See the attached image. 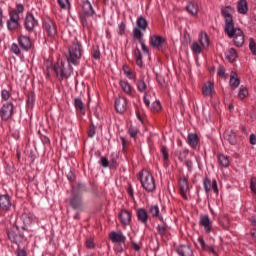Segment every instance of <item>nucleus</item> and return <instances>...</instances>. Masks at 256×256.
Instances as JSON below:
<instances>
[{
	"label": "nucleus",
	"mask_w": 256,
	"mask_h": 256,
	"mask_svg": "<svg viewBox=\"0 0 256 256\" xmlns=\"http://www.w3.org/2000/svg\"><path fill=\"white\" fill-rule=\"evenodd\" d=\"M235 8L226 6L225 8V33L229 39H233V43L236 47H243L245 43V34L241 28L235 26L233 21V14Z\"/></svg>",
	"instance_id": "nucleus-1"
},
{
	"label": "nucleus",
	"mask_w": 256,
	"mask_h": 256,
	"mask_svg": "<svg viewBox=\"0 0 256 256\" xmlns=\"http://www.w3.org/2000/svg\"><path fill=\"white\" fill-rule=\"evenodd\" d=\"M25 13V5L22 3H16V7L8 11V19L6 21V27L8 31H19L21 29V17Z\"/></svg>",
	"instance_id": "nucleus-2"
},
{
	"label": "nucleus",
	"mask_w": 256,
	"mask_h": 256,
	"mask_svg": "<svg viewBox=\"0 0 256 256\" xmlns=\"http://www.w3.org/2000/svg\"><path fill=\"white\" fill-rule=\"evenodd\" d=\"M68 57L67 62L69 65H79V61H81V57L83 56V46L79 40L75 39L72 41L71 45L68 48Z\"/></svg>",
	"instance_id": "nucleus-3"
},
{
	"label": "nucleus",
	"mask_w": 256,
	"mask_h": 256,
	"mask_svg": "<svg viewBox=\"0 0 256 256\" xmlns=\"http://www.w3.org/2000/svg\"><path fill=\"white\" fill-rule=\"evenodd\" d=\"M17 41L18 45L17 43H12L11 45V51L14 55H21V49L26 53L33 49V42L29 36L20 34L17 37Z\"/></svg>",
	"instance_id": "nucleus-4"
},
{
	"label": "nucleus",
	"mask_w": 256,
	"mask_h": 256,
	"mask_svg": "<svg viewBox=\"0 0 256 256\" xmlns=\"http://www.w3.org/2000/svg\"><path fill=\"white\" fill-rule=\"evenodd\" d=\"M138 179L142 185V188L146 190L147 193H153L155 191V177L148 170L143 169L138 173Z\"/></svg>",
	"instance_id": "nucleus-5"
},
{
	"label": "nucleus",
	"mask_w": 256,
	"mask_h": 256,
	"mask_svg": "<svg viewBox=\"0 0 256 256\" xmlns=\"http://www.w3.org/2000/svg\"><path fill=\"white\" fill-rule=\"evenodd\" d=\"M7 238L10 243H13V245H21L25 241V233L17 226V224H14L10 228H7L6 230Z\"/></svg>",
	"instance_id": "nucleus-6"
},
{
	"label": "nucleus",
	"mask_w": 256,
	"mask_h": 256,
	"mask_svg": "<svg viewBox=\"0 0 256 256\" xmlns=\"http://www.w3.org/2000/svg\"><path fill=\"white\" fill-rule=\"evenodd\" d=\"M23 27L27 33H35V29L39 27V20L35 18L32 11H27L23 19Z\"/></svg>",
	"instance_id": "nucleus-7"
},
{
	"label": "nucleus",
	"mask_w": 256,
	"mask_h": 256,
	"mask_svg": "<svg viewBox=\"0 0 256 256\" xmlns=\"http://www.w3.org/2000/svg\"><path fill=\"white\" fill-rule=\"evenodd\" d=\"M53 70L56 73V77L59 79V81H63V79H69V77H71V73H73V67H71L70 64L65 67L64 62H61V64H54Z\"/></svg>",
	"instance_id": "nucleus-8"
},
{
	"label": "nucleus",
	"mask_w": 256,
	"mask_h": 256,
	"mask_svg": "<svg viewBox=\"0 0 256 256\" xmlns=\"http://www.w3.org/2000/svg\"><path fill=\"white\" fill-rule=\"evenodd\" d=\"M42 29L49 39L57 37V23L53 19L48 18L42 22Z\"/></svg>",
	"instance_id": "nucleus-9"
},
{
	"label": "nucleus",
	"mask_w": 256,
	"mask_h": 256,
	"mask_svg": "<svg viewBox=\"0 0 256 256\" xmlns=\"http://www.w3.org/2000/svg\"><path fill=\"white\" fill-rule=\"evenodd\" d=\"M13 115H15V105H13V102L4 103L0 108L1 121H9V119H13Z\"/></svg>",
	"instance_id": "nucleus-10"
},
{
	"label": "nucleus",
	"mask_w": 256,
	"mask_h": 256,
	"mask_svg": "<svg viewBox=\"0 0 256 256\" xmlns=\"http://www.w3.org/2000/svg\"><path fill=\"white\" fill-rule=\"evenodd\" d=\"M69 205L75 210L83 211V195L71 192Z\"/></svg>",
	"instance_id": "nucleus-11"
},
{
	"label": "nucleus",
	"mask_w": 256,
	"mask_h": 256,
	"mask_svg": "<svg viewBox=\"0 0 256 256\" xmlns=\"http://www.w3.org/2000/svg\"><path fill=\"white\" fill-rule=\"evenodd\" d=\"M13 207V201L9 194H0V209L4 213H9Z\"/></svg>",
	"instance_id": "nucleus-12"
},
{
	"label": "nucleus",
	"mask_w": 256,
	"mask_h": 256,
	"mask_svg": "<svg viewBox=\"0 0 256 256\" xmlns=\"http://www.w3.org/2000/svg\"><path fill=\"white\" fill-rule=\"evenodd\" d=\"M178 185H179V193H180L181 197L185 201H187V199H189L187 197V191H189V179L185 176L179 178Z\"/></svg>",
	"instance_id": "nucleus-13"
},
{
	"label": "nucleus",
	"mask_w": 256,
	"mask_h": 256,
	"mask_svg": "<svg viewBox=\"0 0 256 256\" xmlns=\"http://www.w3.org/2000/svg\"><path fill=\"white\" fill-rule=\"evenodd\" d=\"M132 217L133 213L127 209H122L118 214V219L124 227L131 225Z\"/></svg>",
	"instance_id": "nucleus-14"
},
{
	"label": "nucleus",
	"mask_w": 256,
	"mask_h": 256,
	"mask_svg": "<svg viewBox=\"0 0 256 256\" xmlns=\"http://www.w3.org/2000/svg\"><path fill=\"white\" fill-rule=\"evenodd\" d=\"M200 227L204 228V231L207 235L213 231V221L209 218V215H201L199 220Z\"/></svg>",
	"instance_id": "nucleus-15"
},
{
	"label": "nucleus",
	"mask_w": 256,
	"mask_h": 256,
	"mask_svg": "<svg viewBox=\"0 0 256 256\" xmlns=\"http://www.w3.org/2000/svg\"><path fill=\"white\" fill-rule=\"evenodd\" d=\"M133 39H136L142 47V51L145 55H149V48L145 45V40H143V33L140 29L134 28L132 31Z\"/></svg>",
	"instance_id": "nucleus-16"
},
{
	"label": "nucleus",
	"mask_w": 256,
	"mask_h": 256,
	"mask_svg": "<svg viewBox=\"0 0 256 256\" xmlns=\"http://www.w3.org/2000/svg\"><path fill=\"white\" fill-rule=\"evenodd\" d=\"M165 43H167V39L160 35H152L149 38V44L153 49H161Z\"/></svg>",
	"instance_id": "nucleus-17"
},
{
	"label": "nucleus",
	"mask_w": 256,
	"mask_h": 256,
	"mask_svg": "<svg viewBox=\"0 0 256 256\" xmlns=\"http://www.w3.org/2000/svg\"><path fill=\"white\" fill-rule=\"evenodd\" d=\"M93 17H95V16L78 13V19H79L80 25H82L83 29H87V31H89V29H91V27H93V21H91V19H93Z\"/></svg>",
	"instance_id": "nucleus-18"
},
{
	"label": "nucleus",
	"mask_w": 256,
	"mask_h": 256,
	"mask_svg": "<svg viewBox=\"0 0 256 256\" xmlns=\"http://www.w3.org/2000/svg\"><path fill=\"white\" fill-rule=\"evenodd\" d=\"M81 11L79 13L86 14V15H97L95 8H93V4L89 0H81L80 3Z\"/></svg>",
	"instance_id": "nucleus-19"
},
{
	"label": "nucleus",
	"mask_w": 256,
	"mask_h": 256,
	"mask_svg": "<svg viewBox=\"0 0 256 256\" xmlns=\"http://www.w3.org/2000/svg\"><path fill=\"white\" fill-rule=\"evenodd\" d=\"M109 239H110V241H112V243H118V245L125 244V242L127 241V237H125V235H123V232H121V231L110 232Z\"/></svg>",
	"instance_id": "nucleus-20"
},
{
	"label": "nucleus",
	"mask_w": 256,
	"mask_h": 256,
	"mask_svg": "<svg viewBox=\"0 0 256 256\" xmlns=\"http://www.w3.org/2000/svg\"><path fill=\"white\" fill-rule=\"evenodd\" d=\"M35 221V216L31 213H24L22 215V222L23 226L20 227L22 231H29L30 225H33V222Z\"/></svg>",
	"instance_id": "nucleus-21"
},
{
	"label": "nucleus",
	"mask_w": 256,
	"mask_h": 256,
	"mask_svg": "<svg viewBox=\"0 0 256 256\" xmlns=\"http://www.w3.org/2000/svg\"><path fill=\"white\" fill-rule=\"evenodd\" d=\"M114 107L117 113H124L127 111V99L123 97L116 98Z\"/></svg>",
	"instance_id": "nucleus-22"
},
{
	"label": "nucleus",
	"mask_w": 256,
	"mask_h": 256,
	"mask_svg": "<svg viewBox=\"0 0 256 256\" xmlns=\"http://www.w3.org/2000/svg\"><path fill=\"white\" fill-rule=\"evenodd\" d=\"M137 219L142 225L147 226V223H149V214L147 213V210L145 208H138L136 211Z\"/></svg>",
	"instance_id": "nucleus-23"
},
{
	"label": "nucleus",
	"mask_w": 256,
	"mask_h": 256,
	"mask_svg": "<svg viewBox=\"0 0 256 256\" xmlns=\"http://www.w3.org/2000/svg\"><path fill=\"white\" fill-rule=\"evenodd\" d=\"M186 11L189 15H192V17L197 16V13H199V4L195 1L188 2L186 5Z\"/></svg>",
	"instance_id": "nucleus-24"
},
{
	"label": "nucleus",
	"mask_w": 256,
	"mask_h": 256,
	"mask_svg": "<svg viewBox=\"0 0 256 256\" xmlns=\"http://www.w3.org/2000/svg\"><path fill=\"white\" fill-rule=\"evenodd\" d=\"M148 213L154 219H159V221H163V215H161V211L159 210V205H151L148 209Z\"/></svg>",
	"instance_id": "nucleus-25"
},
{
	"label": "nucleus",
	"mask_w": 256,
	"mask_h": 256,
	"mask_svg": "<svg viewBox=\"0 0 256 256\" xmlns=\"http://www.w3.org/2000/svg\"><path fill=\"white\" fill-rule=\"evenodd\" d=\"M213 91H215V84L211 81L207 82L202 87V95H204V97H212Z\"/></svg>",
	"instance_id": "nucleus-26"
},
{
	"label": "nucleus",
	"mask_w": 256,
	"mask_h": 256,
	"mask_svg": "<svg viewBox=\"0 0 256 256\" xmlns=\"http://www.w3.org/2000/svg\"><path fill=\"white\" fill-rule=\"evenodd\" d=\"M187 143L192 149H197V145H199V136L196 133H189L187 136Z\"/></svg>",
	"instance_id": "nucleus-27"
},
{
	"label": "nucleus",
	"mask_w": 256,
	"mask_h": 256,
	"mask_svg": "<svg viewBox=\"0 0 256 256\" xmlns=\"http://www.w3.org/2000/svg\"><path fill=\"white\" fill-rule=\"evenodd\" d=\"M89 191L87 189V184L84 182H78L76 185L72 186L71 193H77L78 195H81V193H87Z\"/></svg>",
	"instance_id": "nucleus-28"
},
{
	"label": "nucleus",
	"mask_w": 256,
	"mask_h": 256,
	"mask_svg": "<svg viewBox=\"0 0 256 256\" xmlns=\"http://www.w3.org/2000/svg\"><path fill=\"white\" fill-rule=\"evenodd\" d=\"M74 108L80 115H85V103L81 98H74Z\"/></svg>",
	"instance_id": "nucleus-29"
},
{
	"label": "nucleus",
	"mask_w": 256,
	"mask_h": 256,
	"mask_svg": "<svg viewBox=\"0 0 256 256\" xmlns=\"http://www.w3.org/2000/svg\"><path fill=\"white\" fill-rule=\"evenodd\" d=\"M156 231L161 239H167V235H169V227L166 224H158Z\"/></svg>",
	"instance_id": "nucleus-30"
},
{
	"label": "nucleus",
	"mask_w": 256,
	"mask_h": 256,
	"mask_svg": "<svg viewBox=\"0 0 256 256\" xmlns=\"http://www.w3.org/2000/svg\"><path fill=\"white\" fill-rule=\"evenodd\" d=\"M136 27V29H139L141 33V31L147 30V27H149V22H147V19H145V17L139 16L136 20Z\"/></svg>",
	"instance_id": "nucleus-31"
},
{
	"label": "nucleus",
	"mask_w": 256,
	"mask_h": 256,
	"mask_svg": "<svg viewBox=\"0 0 256 256\" xmlns=\"http://www.w3.org/2000/svg\"><path fill=\"white\" fill-rule=\"evenodd\" d=\"M35 107V92L30 91L26 95V108L33 109Z\"/></svg>",
	"instance_id": "nucleus-32"
},
{
	"label": "nucleus",
	"mask_w": 256,
	"mask_h": 256,
	"mask_svg": "<svg viewBox=\"0 0 256 256\" xmlns=\"http://www.w3.org/2000/svg\"><path fill=\"white\" fill-rule=\"evenodd\" d=\"M119 85H120L122 91H124L126 93V95H130V96L133 95V86H131V84H129V82L120 80Z\"/></svg>",
	"instance_id": "nucleus-33"
},
{
	"label": "nucleus",
	"mask_w": 256,
	"mask_h": 256,
	"mask_svg": "<svg viewBox=\"0 0 256 256\" xmlns=\"http://www.w3.org/2000/svg\"><path fill=\"white\" fill-rule=\"evenodd\" d=\"M241 83V80L239 79V76L236 74V72L232 71L230 74V87L232 89H237Z\"/></svg>",
	"instance_id": "nucleus-34"
},
{
	"label": "nucleus",
	"mask_w": 256,
	"mask_h": 256,
	"mask_svg": "<svg viewBox=\"0 0 256 256\" xmlns=\"http://www.w3.org/2000/svg\"><path fill=\"white\" fill-rule=\"evenodd\" d=\"M237 11L240 15H247V11H249L247 0H239L237 4Z\"/></svg>",
	"instance_id": "nucleus-35"
},
{
	"label": "nucleus",
	"mask_w": 256,
	"mask_h": 256,
	"mask_svg": "<svg viewBox=\"0 0 256 256\" xmlns=\"http://www.w3.org/2000/svg\"><path fill=\"white\" fill-rule=\"evenodd\" d=\"M199 43L203 49H207L209 47V36L205 32H201L199 34Z\"/></svg>",
	"instance_id": "nucleus-36"
},
{
	"label": "nucleus",
	"mask_w": 256,
	"mask_h": 256,
	"mask_svg": "<svg viewBox=\"0 0 256 256\" xmlns=\"http://www.w3.org/2000/svg\"><path fill=\"white\" fill-rule=\"evenodd\" d=\"M136 87L139 93H147V83H145V76H142L140 80L137 81Z\"/></svg>",
	"instance_id": "nucleus-37"
},
{
	"label": "nucleus",
	"mask_w": 256,
	"mask_h": 256,
	"mask_svg": "<svg viewBox=\"0 0 256 256\" xmlns=\"http://www.w3.org/2000/svg\"><path fill=\"white\" fill-rule=\"evenodd\" d=\"M134 57L136 59V65L138 67H144L143 55L141 54V50H139L138 47H136L135 50H134Z\"/></svg>",
	"instance_id": "nucleus-38"
},
{
	"label": "nucleus",
	"mask_w": 256,
	"mask_h": 256,
	"mask_svg": "<svg viewBox=\"0 0 256 256\" xmlns=\"http://www.w3.org/2000/svg\"><path fill=\"white\" fill-rule=\"evenodd\" d=\"M237 57V50L235 48H229L226 54V59L229 61V63H233Z\"/></svg>",
	"instance_id": "nucleus-39"
},
{
	"label": "nucleus",
	"mask_w": 256,
	"mask_h": 256,
	"mask_svg": "<svg viewBox=\"0 0 256 256\" xmlns=\"http://www.w3.org/2000/svg\"><path fill=\"white\" fill-rule=\"evenodd\" d=\"M176 157H178L179 161L183 163L187 159V155H189V150L183 149V150H177L175 152Z\"/></svg>",
	"instance_id": "nucleus-40"
},
{
	"label": "nucleus",
	"mask_w": 256,
	"mask_h": 256,
	"mask_svg": "<svg viewBox=\"0 0 256 256\" xmlns=\"http://www.w3.org/2000/svg\"><path fill=\"white\" fill-rule=\"evenodd\" d=\"M122 71L124 72V75H126L127 79H136L135 72H132L129 66L123 65Z\"/></svg>",
	"instance_id": "nucleus-41"
},
{
	"label": "nucleus",
	"mask_w": 256,
	"mask_h": 256,
	"mask_svg": "<svg viewBox=\"0 0 256 256\" xmlns=\"http://www.w3.org/2000/svg\"><path fill=\"white\" fill-rule=\"evenodd\" d=\"M60 9L69 11L71 9V2L69 0H57Z\"/></svg>",
	"instance_id": "nucleus-42"
},
{
	"label": "nucleus",
	"mask_w": 256,
	"mask_h": 256,
	"mask_svg": "<svg viewBox=\"0 0 256 256\" xmlns=\"http://www.w3.org/2000/svg\"><path fill=\"white\" fill-rule=\"evenodd\" d=\"M117 159H119V156L117 155L116 152H112L110 154V166L113 169H117V167H119V164L117 163Z\"/></svg>",
	"instance_id": "nucleus-43"
},
{
	"label": "nucleus",
	"mask_w": 256,
	"mask_h": 256,
	"mask_svg": "<svg viewBox=\"0 0 256 256\" xmlns=\"http://www.w3.org/2000/svg\"><path fill=\"white\" fill-rule=\"evenodd\" d=\"M160 152L162 154L164 163H169V149L167 148V146L162 145L160 147Z\"/></svg>",
	"instance_id": "nucleus-44"
},
{
	"label": "nucleus",
	"mask_w": 256,
	"mask_h": 256,
	"mask_svg": "<svg viewBox=\"0 0 256 256\" xmlns=\"http://www.w3.org/2000/svg\"><path fill=\"white\" fill-rule=\"evenodd\" d=\"M91 55L96 61H99V59H101V50L99 49V46L92 47Z\"/></svg>",
	"instance_id": "nucleus-45"
},
{
	"label": "nucleus",
	"mask_w": 256,
	"mask_h": 256,
	"mask_svg": "<svg viewBox=\"0 0 256 256\" xmlns=\"http://www.w3.org/2000/svg\"><path fill=\"white\" fill-rule=\"evenodd\" d=\"M190 49L194 55H201L202 49L199 43L193 42L190 46Z\"/></svg>",
	"instance_id": "nucleus-46"
},
{
	"label": "nucleus",
	"mask_w": 256,
	"mask_h": 256,
	"mask_svg": "<svg viewBox=\"0 0 256 256\" xmlns=\"http://www.w3.org/2000/svg\"><path fill=\"white\" fill-rule=\"evenodd\" d=\"M211 179H209V177H205L203 179V188H204V191L205 193H210L211 192Z\"/></svg>",
	"instance_id": "nucleus-47"
},
{
	"label": "nucleus",
	"mask_w": 256,
	"mask_h": 256,
	"mask_svg": "<svg viewBox=\"0 0 256 256\" xmlns=\"http://www.w3.org/2000/svg\"><path fill=\"white\" fill-rule=\"evenodd\" d=\"M248 95L249 91L247 90V88L245 86H240L238 93L239 99H245V97H247Z\"/></svg>",
	"instance_id": "nucleus-48"
},
{
	"label": "nucleus",
	"mask_w": 256,
	"mask_h": 256,
	"mask_svg": "<svg viewBox=\"0 0 256 256\" xmlns=\"http://www.w3.org/2000/svg\"><path fill=\"white\" fill-rule=\"evenodd\" d=\"M128 133L132 139H137L139 129H137V127H134V126H130L128 129Z\"/></svg>",
	"instance_id": "nucleus-49"
},
{
	"label": "nucleus",
	"mask_w": 256,
	"mask_h": 256,
	"mask_svg": "<svg viewBox=\"0 0 256 256\" xmlns=\"http://www.w3.org/2000/svg\"><path fill=\"white\" fill-rule=\"evenodd\" d=\"M249 50L251 51L252 55H256V43L253 38H250L249 40Z\"/></svg>",
	"instance_id": "nucleus-50"
},
{
	"label": "nucleus",
	"mask_w": 256,
	"mask_h": 256,
	"mask_svg": "<svg viewBox=\"0 0 256 256\" xmlns=\"http://www.w3.org/2000/svg\"><path fill=\"white\" fill-rule=\"evenodd\" d=\"M228 142L230 143V145H235V143H237V135L235 134V132H231L228 135Z\"/></svg>",
	"instance_id": "nucleus-51"
},
{
	"label": "nucleus",
	"mask_w": 256,
	"mask_h": 256,
	"mask_svg": "<svg viewBox=\"0 0 256 256\" xmlns=\"http://www.w3.org/2000/svg\"><path fill=\"white\" fill-rule=\"evenodd\" d=\"M151 111H153L154 113H157V111H161V102L155 101L154 103H152Z\"/></svg>",
	"instance_id": "nucleus-52"
},
{
	"label": "nucleus",
	"mask_w": 256,
	"mask_h": 256,
	"mask_svg": "<svg viewBox=\"0 0 256 256\" xmlns=\"http://www.w3.org/2000/svg\"><path fill=\"white\" fill-rule=\"evenodd\" d=\"M118 35L123 36L125 35V29H127V24L125 22H121L118 26Z\"/></svg>",
	"instance_id": "nucleus-53"
},
{
	"label": "nucleus",
	"mask_w": 256,
	"mask_h": 256,
	"mask_svg": "<svg viewBox=\"0 0 256 256\" xmlns=\"http://www.w3.org/2000/svg\"><path fill=\"white\" fill-rule=\"evenodd\" d=\"M101 167H104V169H107V167H109V159H107V157L105 156H102L100 158V161H99Z\"/></svg>",
	"instance_id": "nucleus-54"
},
{
	"label": "nucleus",
	"mask_w": 256,
	"mask_h": 256,
	"mask_svg": "<svg viewBox=\"0 0 256 256\" xmlns=\"http://www.w3.org/2000/svg\"><path fill=\"white\" fill-rule=\"evenodd\" d=\"M1 97L3 101H9V99L11 98V93H9L7 89H3L1 91Z\"/></svg>",
	"instance_id": "nucleus-55"
},
{
	"label": "nucleus",
	"mask_w": 256,
	"mask_h": 256,
	"mask_svg": "<svg viewBox=\"0 0 256 256\" xmlns=\"http://www.w3.org/2000/svg\"><path fill=\"white\" fill-rule=\"evenodd\" d=\"M95 133H97V127L91 124L90 129L88 130V137L90 138L95 137Z\"/></svg>",
	"instance_id": "nucleus-56"
},
{
	"label": "nucleus",
	"mask_w": 256,
	"mask_h": 256,
	"mask_svg": "<svg viewBox=\"0 0 256 256\" xmlns=\"http://www.w3.org/2000/svg\"><path fill=\"white\" fill-rule=\"evenodd\" d=\"M217 76L220 78H225V67L223 65H219L218 71H217Z\"/></svg>",
	"instance_id": "nucleus-57"
},
{
	"label": "nucleus",
	"mask_w": 256,
	"mask_h": 256,
	"mask_svg": "<svg viewBox=\"0 0 256 256\" xmlns=\"http://www.w3.org/2000/svg\"><path fill=\"white\" fill-rule=\"evenodd\" d=\"M217 161H218L219 165H221V167H225V155L219 154L217 156Z\"/></svg>",
	"instance_id": "nucleus-58"
},
{
	"label": "nucleus",
	"mask_w": 256,
	"mask_h": 256,
	"mask_svg": "<svg viewBox=\"0 0 256 256\" xmlns=\"http://www.w3.org/2000/svg\"><path fill=\"white\" fill-rule=\"evenodd\" d=\"M211 189L216 195H219V188L217 186V180H213L211 184Z\"/></svg>",
	"instance_id": "nucleus-59"
},
{
	"label": "nucleus",
	"mask_w": 256,
	"mask_h": 256,
	"mask_svg": "<svg viewBox=\"0 0 256 256\" xmlns=\"http://www.w3.org/2000/svg\"><path fill=\"white\" fill-rule=\"evenodd\" d=\"M255 186H256V178L253 177V178H251V181H250V189H251L252 193L256 194Z\"/></svg>",
	"instance_id": "nucleus-60"
},
{
	"label": "nucleus",
	"mask_w": 256,
	"mask_h": 256,
	"mask_svg": "<svg viewBox=\"0 0 256 256\" xmlns=\"http://www.w3.org/2000/svg\"><path fill=\"white\" fill-rule=\"evenodd\" d=\"M197 242L199 243L201 249H206L207 245L205 244V240L203 239V236H200L197 240Z\"/></svg>",
	"instance_id": "nucleus-61"
},
{
	"label": "nucleus",
	"mask_w": 256,
	"mask_h": 256,
	"mask_svg": "<svg viewBox=\"0 0 256 256\" xmlns=\"http://www.w3.org/2000/svg\"><path fill=\"white\" fill-rule=\"evenodd\" d=\"M185 165L189 171V173H191V171H193V161L191 160H186L185 161Z\"/></svg>",
	"instance_id": "nucleus-62"
},
{
	"label": "nucleus",
	"mask_w": 256,
	"mask_h": 256,
	"mask_svg": "<svg viewBox=\"0 0 256 256\" xmlns=\"http://www.w3.org/2000/svg\"><path fill=\"white\" fill-rule=\"evenodd\" d=\"M17 256H27V251H25V249H22L21 247L18 246Z\"/></svg>",
	"instance_id": "nucleus-63"
},
{
	"label": "nucleus",
	"mask_w": 256,
	"mask_h": 256,
	"mask_svg": "<svg viewBox=\"0 0 256 256\" xmlns=\"http://www.w3.org/2000/svg\"><path fill=\"white\" fill-rule=\"evenodd\" d=\"M66 177H67L68 181H70V183H73V181H75V179H76L75 175L71 171H69L67 173Z\"/></svg>",
	"instance_id": "nucleus-64"
}]
</instances>
